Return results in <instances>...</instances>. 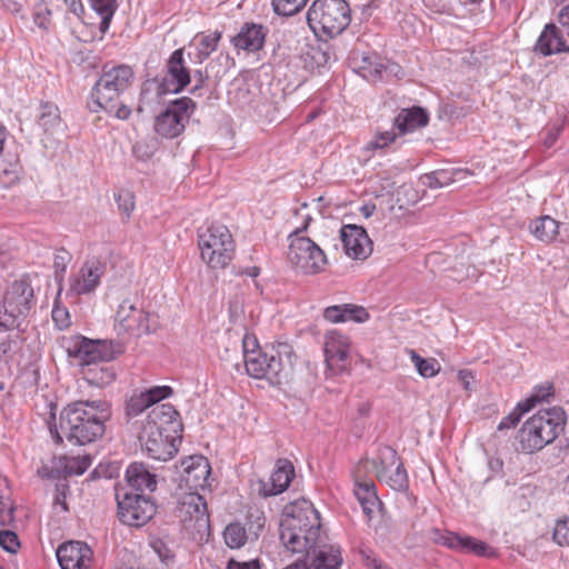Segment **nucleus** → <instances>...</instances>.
Listing matches in <instances>:
<instances>
[{"instance_id":"nucleus-1","label":"nucleus","mask_w":569,"mask_h":569,"mask_svg":"<svg viewBox=\"0 0 569 569\" xmlns=\"http://www.w3.org/2000/svg\"><path fill=\"white\" fill-rule=\"evenodd\" d=\"M111 408L104 400H78L69 403L60 413V428L72 445L84 446L101 438Z\"/></svg>"},{"instance_id":"nucleus-2","label":"nucleus","mask_w":569,"mask_h":569,"mask_svg":"<svg viewBox=\"0 0 569 569\" xmlns=\"http://www.w3.org/2000/svg\"><path fill=\"white\" fill-rule=\"evenodd\" d=\"M178 417V411L169 403L156 406L148 413L139 441L150 458L167 461L176 455L177 432L180 426Z\"/></svg>"},{"instance_id":"nucleus-3","label":"nucleus","mask_w":569,"mask_h":569,"mask_svg":"<svg viewBox=\"0 0 569 569\" xmlns=\"http://www.w3.org/2000/svg\"><path fill=\"white\" fill-rule=\"evenodd\" d=\"M243 352L248 375L256 379H267L273 386L287 380L292 370L293 350L287 342H279L267 351H249L243 340Z\"/></svg>"},{"instance_id":"nucleus-4","label":"nucleus","mask_w":569,"mask_h":569,"mask_svg":"<svg viewBox=\"0 0 569 569\" xmlns=\"http://www.w3.org/2000/svg\"><path fill=\"white\" fill-rule=\"evenodd\" d=\"M567 416L561 407L539 410L518 431L519 449L533 453L553 442L565 430Z\"/></svg>"},{"instance_id":"nucleus-5","label":"nucleus","mask_w":569,"mask_h":569,"mask_svg":"<svg viewBox=\"0 0 569 569\" xmlns=\"http://www.w3.org/2000/svg\"><path fill=\"white\" fill-rule=\"evenodd\" d=\"M312 218L303 214V222L288 236L289 249L287 258L292 268L302 274H317L325 270L328 263L323 250L309 237L303 236Z\"/></svg>"},{"instance_id":"nucleus-6","label":"nucleus","mask_w":569,"mask_h":569,"mask_svg":"<svg viewBox=\"0 0 569 569\" xmlns=\"http://www.w3.org/2000/svg\"><path fill=\"white\" fill-rule=\"evenodd\" d=\"M133 78V70L127 64L103 67L91 92V101L88 103L90 111L112 112L116 100H119L120 96L131 87Z\"/></svg>"},{"instance_id":"nucleus-7","label":"nucleus","mask_w":569,"mask_h":569,"mask_svg":"<svg viewBox=\"0 0 569 569\" xmlns=\"http://www.w3.org/2000/svg\"><path fill=\"white\" fill-rule=\"evenodd\" d=\"M166 68L164 78L147 80L142 84L139 111L142 110V104L148 106L167 93H178L190 83V71L183 59V49H177L171 53Z\"/></svg>"},{"instance_id":"nucleus-8","label":"nucleus","mask_w":569,"mask_h":569,"mask_svg":"<svg viewBox=\"0 0 569 569\" xmlns=\"http://www.w3.org/2000/svg\"><path fill=\"white\" fill-rule=\"evenodd\" d=\"M307 21L315 32L336 37L351 22L350 6L346 0H315L308 9Z\"/></svg>"},{"instance_id":"nucleus-9","label":"nucleus","mask_w":569,"mask_h":569,"mask_svg":"<svg viewBox=\"0 0 569 569\" xmlns=\"http://www.w3.org/2000/svg\"><path fill=\"white\" fill-rule=\"evenodd\" d=\"M198 244L202 260L212 269L226 268L236 250L230 230L218 223H212L203 231H199Z\"/></svg>"},{"instance_id":"nucleus-10","label":"nucleus","mask_w":569,"mask_h":569,"mask_svg":"<svg viewBox=\"0 0 569 569\" xmlns=\"http://www.w3.org/2000/svg\"><path fill=\"white\" fill-rule=\"evenodd\" d=\"M303 529L309 532V539L321 537L320 516L313 505L306 499L287 505L280 520V540H287L290 545L297 543L295 531Z\"/></svg>"},{"instance_id":"nucleus-11","label":"nucleus","mask_w":569,"mask_h":569,"mask_svg":"<svg viewBox=\"0 0 569 569\" xmlns=\"http://www.w3.org/2000/svg\"><path fill=\"white\" fill-rule=\"evenodd\" d=\"M33 298L34 291L27 278L13 281L7 289L0 308V328H19L32 308Z\"/></svg>"},{"instance_id":"nucleus-12","label":"nucleus","mask_w":569,"mask_h":569,"mask_svg":"<svg viewBox=\"0 0 569 569\" xmlns=\"http://www.w3.org/2000/svg\"><path fill=\"white\" fill-rule=\"evenodd\" d=\"M158 325V316L139 306L138 298L122 300L114 317V328L119 335L141 337L154 332Z\"/></svg>"},{"instance_id":"nucleus-13","label":"nucleus","mask_w":569,"mask_h":569,"mask_svg":"<svg viewBox=\"0 0 569 569\" xmlns=\"http://www.w3.org/2000/svg\"><path fill=\"white\" fill-rule=\"evenodd\" d=\"M118 518L127 526L141 527L150 521L157 512L154 501L143 493L116 488Z\"/></svg>"},{"instance_id":"nucleus-14","label":"nucleus","mask_w":569,"mask_h":569,"mask_svg":"<svg viewBox=\"0 0 569 569\" xmlns=\"http://www.w3.org/2000/svg\"><path fill=\"white\" fill-rule=\"evenodd\" d=\"M194 102L188 97L177 99L168 104L154 119V131L162 138L173 139L180 136L189 121Z\"/></svg>"},{"instance_id":"nucleus-15","label":"nucleus","mask_w":569,"mask_h":569,"mask_svg":"<svg viewBox=\"0 0 569 569\" xmlns=\"http://www.w3.org/2000/svg\"><path fill=\"white\" fill-rule=\"evenodd\" d=\"M174 515L188 530L200 532L209 525L207 503L203 497L196 492H187L179 498Z\"/></svg>"},{"instance_id":"nucleus-16","label":"nucleus","mask_w":569,"mask_h":569,"mask_svg":"<svg viewBox=\"0 0 569 569\" xmlns=\"http://www.w3.org/2000/svg\"><path fill=\"white\" fill-rule=\"evenodd\" d=\"M104 271L106 264L99 259L86 261L80 270L70 277L67 296L91 293L100 284V279Z\"/></svg>"},{"instance_id":"nucleus-17","label":"nucleus","mask_w":569,"mask_h":569,"mask_svg":"<svg viewBox=\"0 0 569 569\" xmlns=\"http://www.w3.org/2000/svg\"><path fill=\"white\" fill-rule=\"evenodd\" d=\"M68 352L78 359L83 369L100 362H110L114 358L113 351L107 343L87 338L78 339L73 347L68 349Z\"/></svg>"},{"instance_id":"nucleus-18","label":"nucleus","mask_w":569,"mask_h":569,"mask_svg":"<svg viewBox=\"0 0 569 569\" xmlns=\"http://www.w3.org/2000/svg\"><path fill=\"white\" fill-rule=\"evenodd\" d=\"M343 250L355 260H365L372 252V241L365 228L357 224H346L340 230Z\"/></svg>"},{"instance_id":"nucleus-19","label":"nucleus","mask_w":569,"mask_h":569,"mask_svg":"<svg viewBox=\"0 0 569 569\" xmlns=\"http://www.w3.org/2000/svg\"><path fill=\"white\" fill-rule=\"evenodd\" d=\"M323 351L328 368L335 373L340 372L346 368L350 340L337 330L328 331L325 336Z\"/></svg>"},{"instance_id":"nucleus-20","label":"nucleus","mask_w":569,"mask_h":569,"mask_svg":"<svg viewBox=\"0 0 569 569\" xmlns=\"http://www.w3.org/2000/svg\"><path fill=\"white\" fill-rule=\"evenodd\" d=\"M57 559L61 569H90L92 550L81 541H69L57 549Z\"/></svg>"},{"instance_id":"nucleus-21","label":"nucleus","mask_w":569,"mask_h":569,"mask_svg":"<svg viewBox=\"0 0 569 569\" xmlns=\"http://www.w3.org/2000/svg\"><path fill=\"white\" fill-rule=\"evenodd\" d=\"M293 477L295 468L292 463L286 459H280L269 480L259 482V493L262 497L282 493L290 486Z\"/></svg>"},{"instance_id":"nucleus-22","label":"nucleus","mask_w":569,"mask_h":569,"mask_svg":"<svg viewBox=\"0 0 569 569\" xmlns=\"http://www.w3.org/2000/svg\"><path fill=\"white\" fill-rule=\"evenodd\" d=\"M533 51L542 57L569 52V46L566 44L560 29L553 23H547L538 37Z\"/></svg>"},{"instance_id":"nucleus-23","label":"nucleus","mask_w":569,"mask_h":569,"mask_svg":"<svg viewBox=\"0 0 569 569\" xmlns=\"http://www.w3.org/2000/svg\"><path fill=\"white\" fill-rule=\"evenodd\" d=\"M172 389L168 386H157L141 392H134L127 402L128 416H138L149 407L171 396Z\"/></svg>"},{"instance_id":"nucleus-24","label":"nucleus","mask_w":569,"mask_h":569,"mask_svg":"<svg viewBox=\"0 0 569 569\" xmlns=\"http://www.w3.org/2000/svg\"><path fill=\"white\" fill-rule=\"evenodd\" d=\"M429 539L436 543L449 549L461 551L466 553H472L476 545L479 540L471 536H460L449 530H440L432 528L429 531Z\"/></svg>"},{"instance_id":"nucleus-25","label":"nucleus","mask_w":569,"mask_h":569,"mask_svg":"<svg viewBox=\"0 0 569 569\" xmlns=\"http://www.w3.org/2000/svg\"><path fill=\"white\" fill-rule=\"evenodd\" d=\"M266 39L263 26L257 23H244L237 36L232 38L233 46L246 51H258L262 48Z\"/></svg>"},{"instance_id":"nucleus-26","label":"nucleus","mask_w":569,"mask_h":569,"mask_svg":"<svg viewBox=\"0 0 569 569\" xmlns=\"http://www.w3.org/2000/svg\"><path fill=\"white\" fill-rule=\"evenodd\" d=\"M126 480L129 491L143 493L144 490L154 491L157 488L156 476L142 462H132L126 471Z\"/></svg>"},{"instance_id":"nucleus-27","label":"nucleus","mask_w":569,"mask_h":569,"mask_svg":"<svg viewBox=\"0 0 569 569\" xmlns=\"http://www.w3.org/2000/svg\"><path fill=\"white\" fill-rule=\"evenodd\" d=\"M187 475V482L194 487H203L210 476L211 468L207 458L203 456H192L182 462Z\"/></svg>"},{"instance_id":"nucleus-28","label":"nucleus","mask_w":569,"mask_h":569,"mask_svg":"<svg viewBox=\"0 0 569 569\" xmlns=\"http://www.w3.org/2000/svg\"><path fill=\"white\" fill-rule=\"evenodd\" d=\"M429 121V114L420 107L402 109L395 118V126L400 133L411 132L418 128L426 127Z\"/></svg>"},{"instance_id":"nucleus-29","label":"nucleus","mask_w":569,"mask_h":569,"mask_svg":"<svg viewBox=\"0 0 569 569\" xmlns=\"http://www.w3.org/2000/svg\"><path fill=\"white\" fill-rule=\"evenodd\" d=\"M355 496L360 503L363 513L371 519L376 511L381 508V501L376 493V487L373 482H357L355 486Z\"/></svg>"},{"instance_id":"nucleus-30","label":"nucleus","mask_w":569,"mask_h":569,"mask_svg":"<svg viewBox=\"0 0 569 569\" xmlns=\"http://www.w3.org/2000/svg\"><path fill=\"white\" fill-rule=\"evenodd\" d=\"M295 536H297V543L290 545L287 540H281L283 547L291 553L307 555V551L322 549V547H337L336 545L322 542L321 537L319 539H309V532L303 529L295 531Z\"/></svg>"},{"instance_id":"nucleus-31","label":"nucleus","mask_w":569,"mask_h":569,"mask_svg":"<svg viewBox=\"0 0 569 569\" xmlns=\"http://www.w3.org/2000/svg\"><path fill=\"white\" fill-rule=\"evenodd\" d=\"M221 39V32L214 31L209 34H199L196 38V42L190 44L194 46L193 62L202 63L209 56L217 50L218 43Z\"/></svg>"},{"instance_id":"nucleus-32","label":"nucleus","mask_w":569,"mask_h":569,"mask_svg":"<svg viewBox=\"0 0 569 569\" xmlns=\"http://www.w3.org/2000/svg\"><path fill=\"white\" fill-rule=\"evenodd\" d=\"M84 379L92 386L104 387L116 378V372L110 362H100L83 369Z\"/></svg>"},{"instance_id":"nucleus-33","label":"nucleus","mask_w":569,"mask_h":569,"mask_svg":"<svg viewBox=\"0 0 569 569\" xmlns=\"http://www.w3.org/2000/svg\"><path fill=\"white\" fill-rule=\"evenodd\" d=\"M529 228L536 239L542 242H550L558 234L559 222L550 216H541L531 221Z\"/></svg>"},{"instance_id":"nucleus-34","label":"nucleus","mask_w":569,"mask_h":569,"mask_svg":"<svg viewBox=\"0 0 569 569\" xmlns=\"http://www.w3.org/2000/svg\"><path fill=\"white\" fill-rule=\"evenodd\" d=\"M61 117L59 108L52 102H41L38 114V124L46 131L50 132L61 126Z\"/></svg>"},{"instance_id":"nucleus-35","label":"nucleus","mask_w":569,"mask_h":569,"mask_svg":"<svg viewBox=\"0 0 569 569\" xmlns=\"http://www.w3.org/2000/svg\"><path fill=\"white\" fill-rule=\"evenodd\" d=\"M399 462V457L395 449L389 446L380 447L377 457L372 460L376 477H380L381 472L392 471V468Z\"/></svg>"},{"instance_id":"nucleus-36","label":"nucleus","mask_w":569,"mask_h":569,"mask_svg":"<svg viewBox=\"0 0 569 569\" xmlns=\"http://www.w3.org/2000/svg\"><path fill=\"white\" fill-rule=\"evenodd\" d=\"M329 547L307 551L302 559H298L283 569H321L322 562L329 557Z\"/></svg>"},{"instance_id":"nucleus-37","label":"nucleus","mask_w":569,"mask_h":569,"mask_svg":"<svg viewBox=\"0 0 569 569\" xmlns=\"http://www.w3.org/2000/svg\"><path fill=\"white\" fill-rule=\"evenodd\" d=\"M459 170L441 169L421 177V183L431 189L443 188L456 181V174Z\"/></svg>"},{"instance_id":"nucleus-38","label":"nucleus","mask_w":569,"mask_h":569,"mask_svg":"<svg viewBox=\"0 0 569 569\" xmlns=\"http://www.w3.org/2000/svg\"><path fill=\"white\" fill-rule=\"evenodd\" d=\"M378 480L386 482L396 491H405L409 487L408 475L402 462H399L396 467H393L392 471L381 472V476L378 477Z\"/></svg>"},{"instance_id":"nucleus-39","label":"nucleus","mask_w":569,"mask_h":569,"mask_svg":"<svg viewBox=\"0 0 569 569\" xmlns=\"http://www.w3.org/2000/svg\"><path fill=\"white\" fill-rule=\"evenodd\" d=\"M92 9L101 17L100 31L107 32L118 8L117 0H89Z\"/></svg>"},{"instance_id":"nucleus-40","label":"nucleus","mask_w":569,"mask_h":569,"mask_svg":"<svg viewBox=\"0 0 569 569\" xmlns=\"http://www.w3.org/2000/svg\"><path fill=\"white\" fill-rule=\"evenodd\" d=\"M223 538L226 545L231 549H239L243 547L248 540L246 528L239 522L229 523L224 531Z\"/></svg>"},{"instance_id":"nucleus-41","label":"nucleus","mask_w":569,"mask_h":569,"mask_svg":"<svg viewBox=\"0 0 569 569\" xmlns=\"http://www.w3.org/2000/svg\"><path fill=\"white\" fill-rule=\"evenodd\" d=\"M409 356L421 377L431 378L439 373L440 363L437 359L422 358L415 350H409Z\"/></svg>"},{"instance_id":"nucleus-42","label":"nucleus","mask_w":569,"mask_h":569,"mask_svg":"<svg viewBox=\"0 0 569 569\" xmlns=\"http://www.w3.org/2000/svg\"><path fill=\"white\" fill-rule=\"evenodd\" d=\"M63 470L68 475H82L91 466V457L89 455L63 457Z\"/></svg>"},{"instance_id":"nucleus-43","label":"nucleus","mask_w":569,"mask_h":569,"mask_svg":"<svg viewBox=\"0 0 569 569\" xmlns=\"http://www.w3.org/2000/svg\"><path fill=\"white\" fill-rule=\"evenodd\" d=\"M233 86L237 87L234 90L229 91V99L240 107L251 106L254 94L251 92L250 84L247 81H238Z\"/></svg>"},{"instance_id":"nucleus-44","label":"nucleus","mask_w":569,"mask_h":569,"mask_svg":"<svg viewBox=\"0 0 569 569\" xmlns=\"http://www.w3.org/2000/svg\"><path fill=\"white\" fill-rule=\"evenodd\" d=\"M359 68L363 71V77L369 80H377L382 78V72L386 70V66L379 62L377 57L363 56Z\"/></svg>"},{"instance_id":"nucleus-45","label":"nucleus","mask_w":569,"mask_h":569,"mask_svg":"<svg viewBox=\"0 0 569 569\" xmlns=\"http://www.w3.org/2000/svg\"><path fill=\"white\" fill-rule=\"evenodd\" d=\"M309 0H272L273 11L283 17L300 12Z\"/></svg>"},{"instance_id":"nucleus-46","label":"nucleus","mask_w":569,"mask_h":569,"mask_svg":"<svg viewBox=\"0 0 569 569\" xmlns=\"http://www.w3.org/2000/svg\"><path fill=\"white\" fill-rule=\"evenodd\" d=\"M552 396V386H540L535 388L532 395L521 402L522 411H530L537 403L546 400L548 397Z\"/></svg>"},{"instance_id":"nucleus-47","label":"nucleus","mask_w":569,"mask_h":569,"mask_svg":"<svg viewBox=\"0 0 569 569\" xmlns=\"http://www.w3.org/2000/svg\"><path fill=\"white\" fill-rule=\"evenodd\" d=\"M343 322L355 321L362 323L369 319V312L366 308L352 303L342 305Z\"/></svg>"},{"instance_id":"nucleus-48","label":"nucleus","mask_w":569,"mask_h":569,"mask_svg":"<svg viewBox=\"0 0 569 569\" xmlns=\"http://www.w3.org/2000/svg\"><path fill=\"white\" fill-rule=\"evenodd\" d=\"M7 488H0V526L6 527L13 521L14 508L7 496Z\"/></svg>"},{"instance_id":"nucleus-49","label":"nucleus","mask_w":569,"mask_h":569,"mask_svg":"<svg viewBox=\"0 0 569 569\" xmlns=\"http://www.w3.org/2000/svg\"><path fill=\"white\" fill-rule=\"evenodd\" d=\"M552 538L553 541L561 547L569 546V517L557 520Z\"/></svg>"},{"instance_id":"nucleus-50","label":"nucleus","mask_w":569,"mask_h":569,"mask_svg":"<svg viewBox=\"0 0 569 569\" xmlns=\"http://www.w3.org/2000/svg\"><path fill=\"white\" fill-rule=\"evenodd\" d=\"M70 261V254L64 249L57 250L54 254V268H56V279L59 281L61 286L63 273L67 269V264ZM62 288H59L58 296L61 295Z\"/></svg>"},{"instance_id":"nucleus-51","label":"nucleus","mask_w":569,"mask_h":569,"mask_svg":"<svg viewBox=\"0 0 569 569\" xmlns=\"http://www.w3.org/2000/svg\"><path fill=\"white\" fill-rule=\"evenodd\" d=\"M151 547L164 566L169 567L174 562V553L163 540L156 539Z\"/></svg>"},{"instance_id":"nucleus-52","label":"nucleus","mask_w":569,"mask_h":569,"mask_svg":"<svg viewBox=\"0 0 569 569\" xmlns=\"http://www.w3.org/2000/svg\"><path fill=\"white\" fill-rule=\"evenodd\" d=\"M0 528L2 527L0 526ZM0 547L10 553H16L20 548V541L16 532L0 529Z\"/></svg>"},{"instance_id":"nucleus-53","label":"nucleus","mask_w":569,"mask_h":569,"mask_svg":"<svg viewBox=\"0 0 569 569\" xmlns=\"http://www.w3.org/2000/svg\"><path fill=\"white\" fill-rule=\"evenodd\" d=\"M116 201L118 208L121 212H123L127 217H130L131 212L134 209V197L132 192L129 190H121L116 196Z\"/></svg>"},{"instance_id":"nucleus-54","label":"nucleus","mask_w":569,"mask_h":569,"mask_svg":"<svg viewBox=\"0 0 569 569\" xmlns=\"http://www.w3.org/2000/svg\"><path fill=\"white\" fill-rule=\"evenodd\" d=\"M396 133L392 131H385L378 133L376 138L367 144L368 150H378L388 147L396 140Z\"/></svg>"},{"instance_id":"nucleus-55","label":"nucleus","mask_w":569,"mask_h":569,"mask_svg":"<svg viewBox=\"0 0 569 569\" xmlns=\"http://www.w3.org/2000/svg\"><path fill=\"white\" fill-rule=\"evenodd\" d=\"M526 411L521 410V402H519L517 407L513 409V411H511L508 416L502 418V420L498 425V430L501 431L515 427L519 422L521 416Z\"/></svg>"},{"instance_id":"nucleus-56","label":"nucleus","mask_w":569,"mask_h":569,"mask_svg":"<svg viewBox=\"0 0 569 569\" xmlns=\"http://www.w3.org/2000/svg\"><path fill=\"white\" fill-rule=\"evenodd\" d=\"M52 320L59 327V329L69 327L70 316L68 309L56 303L52 309Z\"/></svg>"},{"instance_id":"nucleus-57","label":"nucleus","mask_w":569,"mask_h":569,"mask_svg":"<svg viewBox=\"0 0 569 569\" xmlns=\"http://www.w3.org/2000/svg\"><path fill=\"white\" fill-rule=\"evenodd\" d=\"M327 550H329V557L322 562L321 569H338L342 562L340 548L333 547Z\"/></svg>"},{"instance_id":"nucleus-58","label":"nucleus","mask_w":569,"mask_h":569,"mask_svg":"<svg viewBox=\"0 0 569 569\" xmlns=\"http://www.w3.org/2000/svg\"><path fill=\"white\" fill-rule=\"evenodd\" d=\"M50 16L51 11L47 7L39 6L33 13V21L39 28L47 30L50 26Z\"/></svg>"},{"instance_id":"nucleus-59","label":"nucleus","mask_w":569,"mask_h":569,"mask_svg":"<svg viewBox=\"0 0 569 569\" xmlns=\"http://www.w3.org/2000/svg\"><path fill=\"white\" fill-rule=\"evenodd\" d=\"M360 556L365 565L370 569H389L371 550H361Z\"/></svg>"},{"instance_id":"nucleus-60","label":"nucleus","mask_w":569,"mask_h":569,"mask_svg":"<svg viewBox=\"0 0 569 569\" xmlns=\"http://www.w3.org/2000/svg\"><path fill=\"white\" fill-rule=\"evenodd\" d=\"M323 318L332 323L343 322L342 305L327 307L323 310Z\"/></svg>"},{"instance_id":"nucleus-61","label":"nucleus","mask_w":569,"mask_h":569,"mask_svg":"<svg viewBox=\"0 0 569 569\" xmlns=\"http://www.w3.org/2000/svg\"><path fill=\"white\" fill-rule=\"evenodd\" d=\"M371 411V405L369 402H361L357 408L355 417L356 428L361 429L363 427V420L367 419Z\"/></svg>"},{"instance_id":"nucleus-62","label":"nucleus","mask_w":569,"mask_h":569,"mask_svg":"<svg viewBox=\"0 0 569 569\" xmlns=\"http://www.w3.org/2000/svg\"><path fill=\"white\" fill-rule=\"evenodd\" d=\"M472 553L476 556H481V557H487V558H492L496 556L495 549L481 540L478 541Z\"/></svg>"},{"instance_id":"nucleus-63","label":"nucleus","mask_w":569,"mask_h":569,"mask_svg":"<svg viewBox=\"0 0 569 569\" xmlns=\"http://www.w3.org/2000/svg\"><path fill=\"white\" fill-rule=\"evenodd\" d=\"M111 113H113L118 119L126 120L130 117L131 109L126 104L120 103L119 100H116V108Z\"/></svg>"},{"instance_id":"nucleus-64","label":"nucleus","mask_w":569,"mask_h":569,"mask_svg":"<svg viewBox=\"0 0 569 569\" xmlns=\"http://www.w3.org/2000/svg\"><path fill=\"white\" fill-rule=\"evenodd\" d=\"M228 569H260V565L257 560L242 563L230 561Z\"/></svg>"}]
</instances>
